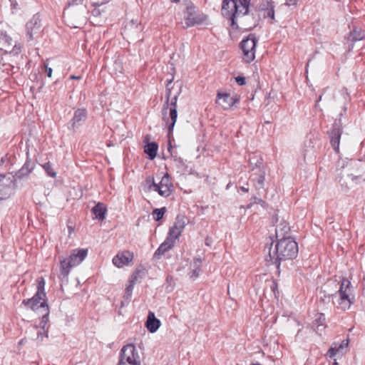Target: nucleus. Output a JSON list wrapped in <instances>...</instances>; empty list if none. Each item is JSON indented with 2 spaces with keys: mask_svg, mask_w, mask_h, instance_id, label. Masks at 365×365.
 Masks as SVG:
<instances>
[{
  "mask_svg": "<svg viewBox=\"0 0 365 365\" xmlns=\"http://www.w3.org/2000/svg\"><path fill=\"white\" fill-rule=\"evenodd\" d=\"M200 260L199 259L195 262L194 269L192 270L190 277L195 279L199 276L200 272Z\"/></svg>",
  "mask_w": 365,
  "mask_h": 365,
  "instance_id": "obj_35",
  "label": "nucleus"
},
{
  "mask_svg": "<svg viewBox=\"0 0 365 365\" xmlns=\"http://www.w3.org/2000/svg\"><path fill=\"white\" fill-rule=\"evenodd\" d=\"M298 251V245L294 240L291 237H283L276 243L272 252V248H269L268 256L265 259L279 268L282 261L295 258Z\"/></svg>",
  "mask_w": 365,
  "mask_h": 365,
  "instance_id": "obj_2",
  "label": "nucleus"
},
{
  "mask_svg": "<svg viewBox=\"0 0 365 365\" xmlns=\"http://www.w3.org/2000/svg\"><path fill=\"white\" fill-rule=\"evenodd\" d=\"M34 169V163L31 160H26L22 168L16 173L18 178L28 176Z\"/></svg>",
  "mask_w": 365,
  "mask_h": 365,
  "instance_id": "obj_27",
  "label": "nucleus"
},
{
  "mask_svg": "<svg viewBox=\"0 0 365 365\" xmlns=\"http://www.w3.org/2000/svg\"><path fill=\"white\" fill-rule=\"evenodd\" d=\"M73 1H75V2H77V1L81 2L82 0H73Z\"/></svg>",
  "mask_w": 365,
  "mask_h": 365,
  "instance_id": "obj_54",
  "label": "nucleus"
},
{
  "mask_svg": "<svg viewBox=\"0 0 365 365\" xmlns=\"http://www.w3.org/2000/svg\"><path fill=\"white\" fill-rule=\"evenodd\" d=\"M299 0H286L285 5L287 6H296Z\"/></svg>",
  "mask_w": 365,
  "mask_h": 365,
  "instance_id": "obj_44",
  "label": "nucleus"
},
{
  "mask_svg": "<svg viewBox=\"0 0 365 365\" xmlns=\"http://www.w3.org/2000/svg\"><path fill=\"white\" fill-rule=\"evenodd\" d=\"M170 91H169L168 93H167V100H166V102L163 106V110H167L168 107H169V109H170V123H167L168 124V138H170L171 133H173V130L174 129V127H175V122H176V120H177V117H178V111H177V100H178V96H175L172 99H171V101H170V103L169 105V98H170Z\"/></svg>",
  "mask_w": 365,
  "mask_h": 365,
  "instance_id": "obj_8",
  "label": "nucleus"
},
{
  "mask_svg": "<svg viewBox=\"0 0 365 365\" xmlns=\"http://www.w3.org/2000/svg\"><path fill=\"white\" fill-rule=\"evenodd\" d=\"M15 178L10 174H0V201L14 194L16 187Z\"/></svg>",
  "mask_w": 365,
  "mask_h": 365,
  "instance_id": "obj_7",
  "label": "nucleus"
},
{
  "mask_svg": "<svg viewBox=\"0 0 365 365\" xmlns=\"http://www.w3.org/2000/svg\"><path fill=\"white\" fill-rule=\"evenodd\" d=\"M171 2L178 3L180 1V0H170Z\"/></svg>",
  "mask_w": 365,
  "mask_h": 365,
  "instance_id": "obj_53",
  "label": "nucleus"
},
{
  "mask_svg": "<svg viewBox=\"0 0 365 365\" xmlns=\"http://www.w3.org/2000/svg\"><path fill=\"white\" fill-rule=\"evenodd\" d=\"M207 19V16L203 13L197 12L195 7L190 6L187 7L185 23L187 27L202 24Z\"/></svg>",
  "mask_w": 365,
  "mask_h": 365,
  "instance_id": "obj_10",
  "label": "nucleus"
},
{
  "mask_svg": "<svg viewBox=\"0 0 365 365\" xmlns=\"http://www.w3.org/2000/svg\"><path fill=\"white\" fill-rule=\"evenodd\" d=\"M45 67H46V72L47 73L48 77L51 78L52 76V71H53L52 68H48L46 65L45 66Z\"/></svg>",
  "mask_w": 365,
  "mask_h": 365,
  "instance_id": "obj_45",
  "label": "nucleus"
},
{
  "mask_svg": "<svg viewBox=\"0 0 365 365\" xmlns=\"http://www.w3.org/2000/svg\"><path fill=\"white\" fill-rule=\"evenodd\" d=\"M24 339H22L19 342V345H21V344H24Z\"/></svg>",
  "mask_w": 365,
  "mask_h": 365,
  "instance_id": "obj_51",
  "label": "nucleus"
},
{
  "mask_svg": "<svg viewBox=\"0 0 365 365\" xmlns=\"http://www.w3.org/2000/svg\"><path fill=\"white\" fill-rule=\"evenodd\" d=\"M334 365H338V363L336 361H334Z\"/></svg>",
  "mask_w": 365,
  "mask_h": 365,
  "instance_id": "obj_56",
  "label": "nucleus"
},
{
  "mask_svg": "<svg viewBox=\"0 0 365 365\" xmlns=\"http://www.w3.org/2000/svg\"><path fill=\"white\" fill-rule=\"evenodd\" d=\"M108 0H105V2H107Z\"/></svg>",
  "mask_w": 365,
  "mask_h": 365,
  "instance_id": "obj_58",
  "label": "nucleus"
},
{
  "mask_svg": "<svg viewBox=\"0 0 365 365\" xmlns=\"http://www.w3.org/2000/svg\"><path fill=\"white\" fill-rule=\"evenodd\" d=\"M239 101L240 99L237 96H232L227 93H218L216 103L221 106L224 110H228Z\"/></svg>",
  "mask_w": 365,
  "mask_h": 365,
  "instance_id": "obj_15",
  "label": "nucleus"
},
{
  "mask_svg": "<svg viewBox=\"0 0 365 365\" xmlns=\"http://www.w3.org/2000/svg\"><path fill=\"white\" fill-rule=\"evenodd\" d=\"M160 325V321L155 317L153 312H150L146 322V327L150 332H155Z\"/></svg>",
  "mask_w": 365,
  "mask_h": 365,
  "instance_id": "obj_25",
  "label": "nucleus"
},
{
  "mask_svg": "<svg viewBox=\"0 0 365 365\" xmlns=\"http://www.w3.org/2000/svg\"><path fill=\"white\" fill-rule=\"evenodd\" d=\"M249 167L250 170L252 168H265V165L263 163L262 158L260 155H258L257 153H252L249 155Z\"/></svg>",
  "mask_w": 365,
  "mask_h": 365,
  "instance_id": "obj_26",
  "label": "nucleus"
},
{
  "mask_svg": "<svg viewBox=\"0 0 365 365\" xmlns=\"http://www.w3.org/2000/svg\"><path fill=\"white\" fill-rule=\"evenodd\" d=\"M140 271H136L135 272H134L132 276L130 277V284H135V282L137 281L138 279V277L140 274Z\"/></svg>",
  "mask_w": 365,
  "mask_h": 365,
  "instance_id": "obj_41",
  "label": "nucleus"
},
{
  "mask_svg": "<svg viewBox=\"0 0 365 365\" xmlns=\"http://www.w3.org/2000/svg\"><path fill=\"white\" fill-rule=\"evenodd\" d=\"M13 7H14V9H16V4H14L13 5Z\"/></svg>",
  "mask_w": 365,
  "mask_h": 365,
  "instance_id": "obj_55",
  "label": "nucleus"
},
{
  "mask_svg": "<svg viewBox=\"0 0 365 365\" xmlns=\"http://www.w3.org/2000/svg\"><path fill=\"white\" fill-rule=\"evenodd\" d=\"M133 287L134 285L133 284H130L128 286H127V287L125 288V297L126 299H130V297H131V294H132V292H133Z\"/></svg>",
  "mask_w": 365,
  "mask_h": 365,
  "instance_id": "obj_39",
  "label": "nucleus"
},
{
  "mask_svg": "<svg viewBox=\"0 0 365 365\" xmlns=\"http://www.w3.org/2000/svg\"><path fill=\"white\" fill-rule=\"evenodd\" d=\"M12 38L9 36L6 31H1L0 33V45L4 48H1V51H4V53H12L14 56L18 55L21 51V46L15 44L11 51L9 48L12 46Z\"/></svg>",
  "mask_w": 365,
  "mask_h": 365,
  "instance_id": "obj_14",
  "label": "nucleus"
},
{
  "mask_svg": "<svg viewBox=\"0 0 365 365\" xmlns=\"http://www.w3.org/2000/svg\"><path fill=\"white\" fill-rule=\"evenodd\" d=\"M43 312H44V313H43V316H42L40 324H41V327H42V329H45L46 327L48 322V315H49L48 307L43 309Z\"/></svg>",
  "mask_w": 365,
  "mask_h": 365,
  "instance_id": "obj_34",
  "label": "nucleus"
},
{
  "mask_svg": "<svg viewBox=\"0 0 365 365\" xmlns=\"http://www.w3.org/2000/svg\"><path fill=\"white\" fill-rule=\"evenodd\" d=\"M240 189H241V190H242L245 192H247L249 191V189L245 187H241Z\"/></svg>",
  "mask_w": 365,
  "mask_h": 365,
  "instance_id": "obj_47",
  "label": "nucleus"
},
{
  "mask_svg": "<svg viewBox=\"0 0 365 365\" xmlns=\"http://www.w3.org/2000/svg\"><path fill=\"white\" fill-rule=\"evenodd\" d=\"M342 133L341 120H336L329 132L330 143L336 152H339V142Z\"/></svg>",
  "mask_w": 365,
  "mask_h": 365,
  "instance_id": "obj_13",
  "label": "nucleus"
},
{
  "mask_svg": "<svg viewBox=\"0 0 365 365\" xmlns=\"http://www.w3.org/2000/svg\"><path fill=\"white\" fill-rule=\"evenodd\" d=\"M253 200V202L252 203H255V204H260L262 206H264L265 205V202L264 200H262L261 198L259 197H257L256 196L253 197L252 199Z\"/></svg>",
  "mask_w": 365,
  "mask_h": 365,
  "instance_id": "obj_42",
  "label": "nucleus"
},
{
  "mask_svg": "<svg viewBox=\"0 0 365 365\" xmlns=\"http://www.w3.org/2000/svg\"><path fill=\"white\" fill-rule=\"evenodd\" d=\"M118 365H133V364H128L125 362H118ZM134 365H140V364H134Z\"/></svg>",
  "mask_w": 365,
  "mask_h": 365,
  "instance_id": "obj_49",
  "label": "nucleus"
},
{
  "mask_svg": "<svg viewBox=\"0 0 365 365\" xmlns=\"http://www.w3.org/2000/svg\"><path fill=\"white\" fill-rule=\"evenodd\" d=\"M237 3L236 9L232 16L234 17V21L235 23V28L233 29H240L239 23L242 24L243 29L251 30L256 27L259 21V16L258 15L254 16L252 13V21L251 23L247 22L245 19V16H249L250 13V5L251 0H235Z\"/></svg>",
  "mask_w": 365,
  "mask_h": 365,
  "instance_id": "obj_3",
  "label": "nucleus"
},
{
  "mask_svg": "<svg viewBox=\"0 0 365 365\" xmlns=\"http://www.w3.org/2000/svg\"><path fill=\"white\" fill-rule=\"evenodd\" d=\"M88 255L87 249H76L73 250L68 257L71 262L72 265L74 267L80 264Z\"/></svg>",
  "mask_w": 365,
  "mask_h": 365,
  "instance_id": "obj_21",
  "label": "nucleus"
},
{
  "mask_svg": "<svg viewBox=\"0 0 365 365\" xmlns=\"http://www.w3.org/2000/svg\"><path fill=\"white\" fill-rule=\"evenodd\" d=\"M253 365H261V364H253Z\"/></svg>",
  "mask_w": 365,
  "mask_h": 365,
  "instance_id": "obj_57",
  "label": "nucleus"
},
{
  "mask_svg": "<svg viewBox=\"0 0 365 365\" xmlns=\"http://www.w3.org/2000/svg\"><path fill=\"white\" fill-rule=\"evenodd\" d=\"M289 230H290L289 226L287 223L282 224L279 226L277 227L276 234H277V235H278L279 232L280 231L281 235H283L284 234L287 233L289 231Z\"/></svg>",
  "mask_w": 365,
  "mask_h": 365,
  "instance_id": "obj_36",
  "label": "nucleus"
},
{
  "mask_svg": "<svg viewBox=\"0 0 365 365\" xmlns=\"http://www.w3.org/2000/svg\"><path fill=\"white\" fill-rule=\"evenodd\" d=\"M87 118V110L85 108H78L74 112L73 118L68 123V128L75 130L79 127Z\"/></svg>",
  "mask_w": 365,
  "mask_h": 365,
  "instance_id": "obj_17",
  "label": "nucleus"
},
{
  "mask_svg": "<svg viewBox=\"0 0 365 365\" xmlns=\"http://www.w3.org/2000/svg\"><path fill=\"white\" fill-rule=\"evenodd\" d=\"M250 180L253 184L256 190L264 189L266 175V168H252L250 170Z\"/></svg>",
  "mask_w": 365,
  "mask_h": 365,
  "instance_id": "obj_11",
  "label": "nucleus"
},
{
  "mask_svg": "<svg viewBox=\"0 0 365 365\" xmlns=\"http://www.w3.org/2000/svg\"><path fill=\"white\" fill-rule=\"evenodd\" d=\"M158 145L156 143L152 142L148 143L144 148V151L149 156L150 159L153 160L157 155Z\"/></svg>",
  "mask_w": 365,
  "mask_h": 365,
  "instance_id": "obj_30",
  "label": "nucleus"
},
{
  "mask_svg": "<svg viewBox=\"0 0 365 365\" xmlns=\"http://www.w3.org/2000/svg\"><path fill=\"white\" fill-rule=\"evenodd\" d=\"M320 294H322V295L320 297V302L323 303H329V302H328V294L327 292H325L324 288L321 291Z\"/></svg>",
  "mask_w": 365,
  "mask_h": 365,
  "instance_id": "obj_40",
  "label": "nucleus"
},
{
  "mask_svg": "<svg viewBox=\"0 0 365 365\" xmlns=\"http://www.w3.org/2000/svg\"><path fill=\"white\" fill-rule=\"evenodd\" d=\"M47 175L53 178L56 177V172L54 170L53 168V165L50 162H47L41 165Z\"/></svg>",
  "mask_w": 365,
  "mask_h": 365,
  "instance_id": "obj_31",
  "label": "nucleus"
},
{
  "mask_svg": "<svg viewBox=\"0 0 365 365\" xmlns=\"http://www.w3.org/2000/svg\"><path fill=\"white\" fill-rule=\"evenodd\" d=\"M236 5L237 3L235 0H223L222 4V15L230 21L232 28L235 26L232 14L235 12Z\"/></svg>",
  "mask_w": 365,
  "mask_h": 365,
  "instance_id": "obj_16",
  "label": "nucleus"
},
{
  "mask_svg": "<svg viewBox=\"0 0 365 365\" xmlns=\"http://www.w3.org/2000/svg\"><path fill=\"white\" fill-rule=\"evenodd\" d=\"M274 5L272 0H265L259 5V10L264 11V17L274 19Z\"/></svg>",
  "mask_w": 365,
  "mask_h": 365,
  "instance_id": "obj_23",
  "label": "nucleus"
},
{
  "mask_svg": "<svg viewBox=\"0 0 365 365\" xmlns=\"http://www.w3.org/2000/svg\"><path fill=\"white\" fill-rule=\"evenodd\" d=\"M148 189L150 191L157 192L160 196L167 197L170 195L172 192L173 185L170 181L169 175L165 173L161 178L159 183H156L154 178L149 176L145 180Z\"/></svg>",
  "mask_w": 365,
  "mask_h": 365,
  "instance_id": "obj_5",
  "label": "nucleus"
},
{
  "mask_svg": "<svg viewBox=\"0 0 365 365\" xmlns=\"http://www.w3.org/2000/svg\"><path fill=\"white\" fill-rule=\"evenodd\" d=\"M347 346H348L347 341H342L341 343L339 346L336 345L337 354L339 355H343L344 353V349L347 347Z\"/></svg>",
  "mask_w": 365,
  "mask_h": 365,
  "instance_id": "obj_37",
  "label": "nucleus"
},
{
  "mask_svg": "<svg viewBox=\"0 0 365 365\" xmlns=\"http://www.w3.org/2000/svg\"><path fill=\"white\" fill-rule=\"evenodd\" d=\"M175 240L168 236L166 237L165 240L159 246L157 250L154 253V258L160 259L162 255H165V253L170 250H171L174 247Z\"/></svg>",
  "mask_w": 365,
  "mask_h": 365,
  "instance_id": "obj_20",
  "label": "nucleus"
},
{
  "mask_svg": "<svg viewBox=\"0 0 365 365\" xmlns=\"http://www.w3.org/2000/svg\"><path fill=\"white\" fill-rule=\"evenodd\" d=\"M134 29H136L137 31H140L143 29L142 26L140 24H138L137 21L132 20L125 26V32H130Z\"/></svg>",
  "mask_w": 365,
  "mask_h": 365,
  "instance_id": "obj_32",
  "label": "nucleus"
},
{
  "mask_svg": "<svg viewBox=\"0 0 365 365\" xmlns=\"http://www.w3.org/2000/svg\"><path fill=\"white\" fill-rule=\"evenodd\" d=\"M70 78L71 79H81V76H71Z\"/></svg>",
  "mask_w": 365,
  "mask_h": 365,
  "instance_id": "obj_48",
  "label": "nucleus"
},
{
  "mask_svg": "<svg viewBox=\"0 0 365 365\" xmlns=\"http://www.w3.org/2000/svg\"><path fill=\"white\" fill-rule=\"evenodd\" d=\"M107 211L106 206L102 202H98L91 210L92 213L95 216V219L103 220Z\"/></svg>",
  "mask_w": 365,
  "mask_h": 365,
  "instance_id": "obj_28",
  "label": "nucleus"
},
{
  "mask_svg": "<svg viewBox=\"0 0 365 365\" xmlns=\"http://www.w3.org/2000/svg\"><path fill=\"white\" fill-rule=\"evenodd\" d=\"M325 292L328 294V302L339 309L348 310L354 303L355 297L351 282L342 278L341 280L329 279L324 284Z\"/></svg>",
  "mask_w": 365,
  "mask_h": 365,
  "instance_id": "obj_1",
  "label": "nucleus"
},
{
  "mask_svg": "<svg viewBox=\"0 0 365 365\" xmlns=\"http://www.w3.org/2000/svg\"><path fill=\"white\" fill-rule=\"evenodd\" d=\"M133 254L129 251H123L119 252L113 259V263L117 267H123L124 265L128 264L133 260Z\"/></svg>",
  "mask_w": 365,
  "mask_h": 365,
  "instance_id": "obj_18",
  "label": "nucleus"
},
{
  "mask_svg": "<svg viewBox=\"0 0 365 365\" xmlns=\"http://www.w3.org/2000/svg\"><path fill=\"white\" fill-rule=\"evenodd\" d=\"M325 316L324 314L320 313L317 314V317L314 319L313 322V328L316 331L317 333H319L325 328Z\"/></svg>",
  "mask_w": 365,
  "mask_h": 365,
  "instance_id": "obj_29",
  "label": "nucleus"
},
{
  "mask_svg": "<svg viewBox=\"0 0 365 365\" xmlns=\"http://www.w3.org/2000/svg\"><path fill=\"white\" fill-rule=\"evenodd\" d=\"M45 280L43 277L38 279L37 292L33 297L24 299L22 304L26 307L35 311L40 308L45 309L48 307L46 295L44 292Z\"/></svg>",
  "mask_w": 365,
  "mask_h": 365,
  "instance_id": "obj_4",
  "label": "nucleus"
},
{
  "mask_svg": "<svg viewBox=\"0 0 365 365\" xmlns=\"http://www.w3.org/2000/svg\"><path fill=\"white\" fill-rule=\"evenodd\" d=\"M118 362H125L128 364H140V356L138 353L133 344H128L124 346L120 355V360Z\"/></svg>",
  "mask_w": 365,
  "mask_h": 365,
  "instance_id": "obj_9",
  "label": "nucleus"
},
{
  "mask_svg": "<svg viewBox=\"0 0 365 365\" xmlns=\"http://www.w3.org/2000/svg\"><path fill=\"white\" fill-rule=\"evenodd\" d=\"M337 354V350H336V344H334V346H331L329 349L327 351V355L329 357V358H333Z\"/></svg>",
  "mask_w": 365,
  "mask_h": 365,
  "instance_id": "obj_38",
  "label": "nucleus"
},
{
  "mask_svg": "<svg viewBox=\"0 0 365 365\" xmlns=\"http://www.w3.org/2000/svg\"><path fill=\"white\" fill-rule=\"evenodd\" d=\"M168 151L171 152V144H170V141H169V144H168Z\"/></svg>",
  "mask_w": 365,
  "mask_h": 365,
  "instance_id": "obj_50",
  "label": "nucleus"
},
{
  "mask_svg": "<svg viewBox=\"0 0 365 365\" xmlns=\"http://www.w3.org/2000/svg\"><path fill=\"white\" fill-rule=\"evenodd\" d=\"M58 259L60 263V274L63 278H67L71 269L74 266L72 265L71 262L68 257H65L63 256H60Z\"/></svg>",
  "mask_w": 365,
  "mask_h": 365,
  "instance_id": "obj_24",
  "label": "nucleus"
},
{
  "mask_svg": "<svg viewBox=\"0 0 365 365\" xmlns=\"http://www.w3.org/2000/svg\"><path fill=\"white\" fill-rule=\"evenodd\" d=\"M258 39L255 35L250 34L246 38L240 42V48L242 51V58L245 62L250 63L255 58L256 46Z\"/></svg>",
  "mask_w": 365,
  "mask_h": 365,
  "instance_id": "obj_6",
  "label": "nucleus"
},
{
  "mask_svg": "<svg viewBox=\"0 0 365 365\" xmlns=\"http://www.w3.org/2000/svg\"><path fill=\"white\" fill-rule=\"evenodd\" d=\"M41 28L40 16L35 14L26 24V34L29 41L34 39V36L40 32Z\"/></svg>",
  "mask_w": 365,
  "mask_h": 365,
  "instance_id": "obj_12",
  "label": "nucleus"
},
{
  "mask_svg": "<svg viewBox=\"0 0 365 365\" xmlns=\"http://www.w3.org/2000/svg\"><path fill=\"white\" fill-rule=\"evenodd\" d=\"M365 39V29L358 26H353L352 29L350 30L347 40L352 43L362 41Z\"/></svg>",
  "mask_w": 365,
  "mask_h": 365,
  "instance_id": "obj_22",
  "label": "nucleus"
},
{
  "mask_svg": "<svg viewBox=\"0 0 365 365\" xmlns=\"http://www.w3.org/2000/svg\"><path fill=\"white\" fill-rule=\"evenodd\" d=\"M185 226V220L184 217L178 215L173 226L169 230L168 236L176 240L181 235Z\"/></svg>",
  "mask_w": 365,
  "mask_h": 365,
  "instance_id": "obj_19",
  "label": "nucleus"
},
{
  "mask_svg": "<svg viewBox=\"0 0 365 365\" xmlns=\"http://www.w3.org/2000/svg\"><path fill=\"white\" fill-rule=\"evenodd\" d=\"M277 284L275 282H272V285L271 286V289L275 293V289H277Z\"/></svg>",
  "mask_w": 365,
  "mask_h": 365,
  "instance_id": "obj_46",
  "label": "nucleus"
},
{
  "mask_svg": "<svg viewBox=\"0 0 365 365\" xmlns=\"http://www.w3.org/2000/svg\"><path fill=\"white\" fill-rule=\"evenodd\" d=\"M235 80H236V82L240 86L245 85V83H246L245 78L243 77V76H239L236 77Z\"/></svg>",
  "mask_w": 365,
  "mask_h": 365,
  "instance_id": "obj_43",
  "label": "nucleus"
},
{
  "mask_svg": "<svg viewBox=\"0 0 365 365\" xmlns=\"http://www.w3.org/2000/svg\"><path fill=\"white\" fill-rule=\"evenodd\" d=\"M321 100H322V96H319V99L317 101L316 106L317 105L319 101H321Z\"/></svg>",
  "mask_w": 365,
  "mask_h": 365,
  "instance_id": "obj_52",
  "label": "nucleus"
},
{
  "mask_svg": "<svg viewBox=\"0 0 365 365\" xmlns=\"http://www.w3.org/2000/svg\"><path fill=\"white\" fill-rule=\"evenodd\" d=\"M166 211V209L165 207H162L160 209H155L153 211V218L156 220V221H158L160 220V219L163 218L165 212Z\"/></svg>",
  "mask_w": 365,
  "mask_h": 365,
  "instance_id": "obj_33",
  "label": "nucleus"
}]
</instances>
